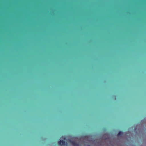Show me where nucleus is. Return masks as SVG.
I'll return each mask as SVG.
<instances>
[{
    "instance_id": "7ed1b4c3",
    "label": "nucleus",
    "mask_w": 146,
    "mask_h": 146,
    "mask_svg": "<svg viewBox=\"0 0 146 146\" xmlns=\"http://www.w3.org/2000/svg\"><path fill=\"white\" fill-rule=\"evenodd\" d=\"M123 133L122 131H120L119 132L117 135V136L121 135L123 134Z\"/></svg>"
},
{
    "instance_id": "f257e3e1",
    "label": "nucleus",
    "mask_w": 146,
    "mask_h": 146,
    "mask_svg": "<svg viewBox=\"0 0 146 146\" xmlns=\"http://www.w3.org/2000/svg\"><path fill=\"white\" fill-rule=\"evenodd\" d=\"M58 143L59 145H62L67 146V143L66 142L63 140H60L58 141Z\"/></svg>"
},
{
    "instance_id": "f03ea898",
    "label": "nucleus",
    "mask_w": 146,
    "mask_h": 146,
    "mask_svg": "<svg viewBox=\"0 0 146 146\" xmlns=\"http://www.w3.org/2000/svg\"><path fill=\"white\" fill-rule=\"evenodd\" d=\"M70 142L73 146H78V144L74 141H70Z\"/></svg>"
}]
</instances>
